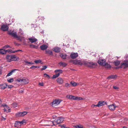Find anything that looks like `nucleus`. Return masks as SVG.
Listing matches in <instances>:
<instances>
[{
	"instance_id": "0eeeda50",
	"label": "nucleus",
	"mask_w": 128,
	"mask_h": 128,
	"mask_svg": "<svg viewBox=\"0 0 128 128\" xmlns=\"http://www.w3.org/2000/svg\"><path fill=\"white\" fill-rule=\"evenodd\" d=\"M78 54L77 53H72L70 55V57L72 59H75L78 56Z\"/></svg>"
},
{
	"instance_id": "0e129e2a",
	"label": "nucleus",
	"mask_w": 128,
	"mask_h": 128,
	"mask_svg": "<svg viewBox=\"0 0 128 128\" xmlns=\"http://www.w3.org/2000/svg\"><path fill=\"white\" fill-rule=\"evenodd\" d=\"M6 108L7 109H9L10 108L8 106H7V105H6Z\"/></svg>"
},
{
	"instance_id": "c85d7f7f",
	"label": "nucleus",
	"mask_w": 128,
	"mask_h": 128,
	"mask_svg": "<svg viewBox=\"0 0 128 128\" xmlns=\"http://www.w3.org/2000/svg\"><path fill=\"white\" fill-rule=\"evenodd\" d=\"M16 38H17V40H19L20 42H21L22 41V39L24 38L22 36H18V37H16Z\"/></svg>"
},
{
	"instance_id": "20e7f679",
	"label": "nucleus",
	"mask_w": 128,
	"mask_h": 128,
	"mask_svg": "<svg viewBox=\"0 0 128 128\" xmlns=\"http://www.w3.org/2000/svg\"><path fill=\"white\" fill-rule=\"evenodd\" d=\"M26 112H18L16 114V115L17 116H23L27 114Z\"/></svg>"
},
{
	"instance_id": "bf43d9fd",
	"label": "nucleus",
	"mask_w": 128,
	"mask_h": 128,
	"mask_svg": "<svg viewBox=\"0 0 128 128\" xmlns=\"http://www.w3.org/2000/svg\"><path fill=\"white\" fill-rule=\"evenodd\" d=\"M2 106L4 107H6V104H2Z\"/></svg>"
},
{
	"instance_id": "4c0bfd02",
	"label": "nucleus",
	"mask_w": 128,
	"mask_h": 128,
	"mask_svg": "<svg viewBox=\"0 0 128 128\" xmlns=\"http://www.w3.org/2000/svg\"><path fill=\"white\" fill-rule=\"evenodd\" d=\"M73 97V96L70 95H67L66 96V97L69 99H70L71 100H72V98Z\"/></svg>"
},
{
	"instance_id": "5fc2aeb1",
	"label": "nucleus",
	"mask_w": 128,
	"mask_h": 128,
	"mask_svg": "<svg viewBox=\"0 0 128 128\" xmlns=\"http://www.w3.org/2000/svg\"><path fill=\"white\" fill-rule=\"evenodd\" d=\"M35 67H36V66H31L30 68V69H32V68H33V69H34L36 68H35Z\"/></svg>"
},
{
	"instance_id": "a18cd8bd",
	"label": "nucleus",
	"mask_w": 128,
	"mask_h": 128,
	"mask_svg": "<svg viewBox=\"0 0 128 128\" xmlns=\"http://www.w3.org/2000/svg\"><path fill=\"white\" fill-rule=\"evenodd\" d=\"M44 76L45 77H47V78H50V76H49L48 75V74H46V73L44 74Z\"/></svg>"
},
{
	"instance_id": "a878e982",
	"label": "nucleus",
	"mask_w": 128,
	"mask_h": 128,
	"mask_svg": "<svg viewBox=\"0 0 128 128\" xmlns=\"http://www.w3.org/2000/svg\"><path fill=\"white\" fill-rule=\"evenodd\" d=\"M104 66H105V68H110L111 67L110 64L106 63H105Z\"/></svg>"
},
{
	"instance_id": "ddd939ff",
	"label": "nucleus",
	"mask_w": 128,
	"mask_h": 128,
	"mask_svg": "<svg viewBox=\"0 0 128 128\" xmlns=\"http://www.w3.org/2000/svg\"><path fill=\"white\" fill-rule=\"evenodd\" d=\"M8 34L14 38L18 37V36L16 35V32H9Z\"/></svg>"
},
{
	"instance_id": "6ab92c4d",
	"label": "nucleus",
	"mask_w": 128,
	"mask_h": 128,
	"mask_svg": "<svg viewBox=\"0 0 128 128\" xmlns=\"http://www.w3.org/2000/svg\"><path fill=\"white\" fill-rule=\"evenodd\" d=\"M73 63L75 64H81L80 61V60H76L73 61Z\"/></svg>"
},
{
	"instance_id": "7ed1b4c3",
	"label": "nucleus",
	"mask_w": 128,
	"mask_h": 128,
	"mask_svg": "<svg viewBox=\"0 0 128 128\" xmlns=\"http://www.w3.org/2000/svg\"><path fill=\"white\" fill-rule=\"evenodd\" d=\"M8 26L5 24L2 25L1 28V30L4 31H7L8 30Z\"/></svg>"
},
{
	"instance_id": "2f4dec72",
	"label": "nucleus",
	"mask_w": 128,
	"mask_h": 128,
	"mask_svg": "<svg viewBox=\"0 0 128 128\" xmlns=\"http://www.w3.org/2000/svg\"><path fill=\"white\" fill-rule=\"evenodd\" d=\"M60 56L63 59H65L66 58L67 55L66 54H62Z\"/></svg>"
},
{
	"instance_id": "c9c22d12",
	"label": "nucleus",
	"mask_w": 128,
	"mask_h": 128,
	"mask_svg": "<svg viewBox=\"0 0 128 128\" xmlns=\"http://www.w3.org/2000/svg\"><path fill=\"white\" fill-rule=\"evenodd\" d=\"M19 35L22 36L23 34V32L22 31V30L21 29H20L19 30Z\"/></svg>"
},
{
	"instance_id": "9d476101",
	"label": "nucleus",
	"mask_w": 128,
	"mask_h": 128,
	"mask_svg": "<svg viewBox=\"0 0 128 128\" xmlns=\"http://www.w3.org/2000/svg\"><path fill=\"white\" fill-rule=\"evenodd\" d=\"M56 81L57 82L60 84H62L63 83V79L61 78H58L57 79Z\"/></svg>"
},
{
	"instance_id": "f3484780",
	"label": "nucleus",
	"mask_w": 128,
	"mask_h": 128,
	"mask_svg": "<svg viewBox=\"0 0 128 128\" xmlns=\"http://www.w3.org/2000/svg\"><path fill=\"white\" fill-rule=\"evenodd\" d=\"M45 52L46 54H48L49 55H52V50L48 49L46 50Z\"/></svg>"
},
{
	"instance_id": "dca6fc26",
	"label": "nucleus",
	"mask_w": 128,
	"mask_h": 128,
	"mask_svg": "<svg viewBox=\"0 0 128 128\" xmlns=\"http://www.w3.org/2000/svg\"><path fill=\"white\" fill-rule=\"evenodd\" d=\"M7 84H1L0 88L2 90H4L7 87Z\"/></svg>"
},
{
	"instance_id": "9b49d317",
	"label": "nucleus",
	"mask_w": 128,
	"mask_h": 128,
	"mask_svg": "<svg viewBox=\"0 0 128 128\" xmlns=\"http://www.w3.org/2000/svg\"><path fill=\"white\" fill-rule=\"evenodd\" d=\"M53 50L56 52H60V48L58 47H55L53 49Z\"/></svg>"
},
{
	"instance_id": "603ef678",
	"label": "nucleus",
	"mask_w": 128,
	"mask_h": 128,
	"mask_svg": "<svg viewBox=\"0 0 128 128\" xmlns=\"http://www.w3.org/2000/svg\"><path fill=\"white\" fill-rule=\"evenodd\" d=\"M65 86H70V85L68 83H66L65 84Z\"/></svg>"
},
{
	"instance_id": "cd10ccee",
	"label": "nucleus",
	"mask_w": 128,
	"mask_h": 128,
	"mask_svg": "<svg viewBox=\"0 0 128 128\" xmlns=\"http://www.w3.org/2000/svg\"><path fill=\"white\" fill-rule=\"evenodd\" d=\"M34 62L36 64H38L40 63L41 64H43V62H42V60L40 59L35 60L34 61Z\"/></svg>"
},
{
	"instance_id": "bb28decb",
	"label": "nucleus",
	"mask_w": 128,
	"mask_h": 128,
	"mask_svg": "<svg viewBox=\"0 0 128 128\" xmlns=\"http://www.w3.org/2000/svg\"><path fill=\"white\" fill-rule=\"evenodd\" d=\"M6 53V50L3 49H0V53L2 54H4Z\"/></svg>"
},
{
	"instance_id": "774afa93",
	"label": "nucleus",
	"mask_w": 128,
	"mask_h": 128,
	"mask_svg": "<svg viewBox=\"0 0 128 128\" xmlns=\"http://www.w3.org/2000/svg\"><path fill=\"white\" fill-rule=\"evenodd\" d=\"M40 68V67L39 66H36V67H35V68Z\"/></svg>"
},
{
	"instance_id": "4be33fe9",
	"label": "nucleus",
	"mask_w": 128,
	"mask_h": 128,
	"mask_svg": "<svg viewBox=\"0 0 128 128\" xmlns=\"http://www.w3.org/2000/svg\"><path fill=\"white\" fill-rule=\"evenodd\" d=\"M23 82L25 84H27L29 82L28 79L26 78H23Z\"/></svg>"
},
{
	"instance_id": "a211bd4d",
	"label": "nucleus",
	"mask_w": 128,
	"mask_h": 128,
	"mask_svg": "<svg viewBox=\"0 0 128 128\" xmlns=\"http://www.w3.org/2000/svg\"><path fill=\"white\" fill-rule=\"evenodd\" d=\"M12 55H8L6 56V58L7 61L8 62H10L12 61Z\"/></svg>"
},
{
	"instance_id": "e433bc0d",
	"label": "nucleus",
	"mask_w": 128,
	"mask_h": 128,
	"mask_svg": "<svg viewBox=\"0 0 128 128\" xmlns=\"http://www.w3.org/2000/svg\"><path fill=\"white\" fill-rule=\"evenodd\" d=\"M7 81L11 83L14 81V79L13 78H11L10 79H8Z\"/></svg>"
},
{
	"instance_id": "09e8293b",
	"label": "nucleus",
	"mask_w": 128,
	"mask_h": 128,
	"mask_svg": "<svg viewBox=\"0 0 128 128\" xmlns=\"http://www.w3.org/2000/svg\"><path fill=\"white\" fill-rule=\"evenodd\" d=\"M6 53L7 52H13V51L12 50H6Z\"/></svg>"
},
{
	"instance_id": "4d7b16f0",
	"label": "nucleus",
	"mask_w": 128,
	"mask_h": 128,
	"mask_svg": "<svg viewBox=\"0 0 128 128\" xmlns=\"http://www.w3.org/2000/svg\"><path fill=\"white\" fill-rule=\"evenodd\" d=\"M39 85L41 86H44V84L43 82H40L39 83Z\"/></svg>"
},
{
	"instance_id": "e2e57ef3",
	"label": "nucleus",
	"mask_w": 128,
	"mask_h": 128,
	"mask_svg": "<svg viewBox=\"0 0 128 128\" xmlns=\"http://www.w3.org/2000/svg\"><path fill=\"white\" fill-rule=\"evenodd\" d=\"M94 106H98V107H100L99 104H98H98H96V105H94Z\"/></svg>"
},
{
	"instance_id": "393cba45",
	"label": "nucleus",
	"mask_w": 128,
	"mask_h": 128,
	"mask_svg": "<svg viewBox=\"0 0 128 128\" xmlns=\"http://www.w3.org/2000/svg\"><path fill=\"white\" fill-rule=\"evenodd\" d=\"M51 122H52L53 124V125L56 126L59 124V123H58V122L57 119H56L54 121H52Z\"/></svg>"
},
{
	"instance_id": "473e14b6",
	"label": "nucleus",
	"mask_w": 128,
	"mask_h": 128,
	"mask_svg": "<svg viewBox=\"0 0 128 128\" xmlns=\"http://www.w3.org/2000/svg\"><path fill=\"white\" fill-rule=\"evenodd\" d=\"M30 46L31 48H35L37 49L38 48V46L32 44H31L30 45Z\"/></svg>"
},
{
	"instance_id": "f8f14e48",
	"label": "nucleus",
	"mask_w": 128,
	"mask_h": 128,
	"mask_svg": "<svg viewBox=\"0 0 128 128\" xmlns=\"http://www.w3.org/2000/svg\"><path fill=\"white\" fill-rule=\"evenodd\" d=\"M28 40L32 43H33L36 42L37 41V39L34 38H28Z\"/></svg>"
},
{
	"instance_id": "f704fd0d",
	"label": "nucleus",
	"mask_w": 128,
	"mask_h": 128,
	"mask_svg": "<svg viewBox=\"0 0 128 128\" xmlns=\"http://www.w3.org/2000/svg\"><path fill=\"white\" fill-rule=\"evenodd\" d=\"M120 63V62L118 61H117L114 62V64L116 66H118L119 65Z\"/></svg>"
},
{
	"instance_id": "7c9ffc66",
	"label": "nucleus",
	"mask_w": 128,
	"mask_h": 128,
	"mask_svg": "<svg viewBox=\"0 0 128 128\" xmlns=\"http://www.w3.org/2000/svg\"><path fill=\"white\" fill-rule=\"evenodd\" d=\"M59 64L61 66H62L64 67H65L67 65V64H66L62 62H60L59 63Z\"/></svg>"
},
{
	"instance_id": "79ce46f5",
	"label": "nucleus",
	"mask_w": 128,
	"mask_h": 128,
	"mask_svg": "<svg viewBox=\"0 0 128 128\" xmlns=\"http://www.w3.org/2000/svg\"><path fill=\"white\" fill-rule=\"evenodd\" d=\"M21 125L22 124H24V123H25L26 122L25 120H23L22 121H20Z\"/></svg>"
},
{
	"instance_id": "4468645a",
	"label": "nucleus",
	"mask_w": 128,
	"mask_h": 128,
	"mask_svg": "<svg viewBox=\"0 0 128 128\" xmlns=\"http://www.w3.org/2000/svg\"><path fill=\"white\" fill-rule=\"evenodd\" d=\"M64 118L63 117H58L57 119L58 122V123L59 124L62 123L64 121Z\"/></svg>"
},
{
	"instance_id": "72a5a7b5",
	"label": "nucleus",
	"mask_w": 128,
	"mask_h": 128,
	"mask_svg": "<svg viewBox=\"0 0 128 128\" xmlns=\"http://www.w3.org/2000/svg\"><path fill=\"white\" fill-rule=\"evenodd\" d=\"M71 84L74 86H76L77 85V84L74 81H72L70 82Z\"/></svg>"
},
{
	"instance_id": "412c9836",
	"label": "nucleus",
	"mask_w": 128,
	"mask_h": 128,
	"mask_svg": "<svg viewBox=\"0 0 128 128\" xmlns=\"http://www.w3.org/2000/svg\"><path fill=\"white\" fill-rule=\"evenodd\" d=\"M17 70L16 69H14L11 70L10 72H9L7 75V76H9L12 74V73L14 72L16 70Z\"/></svg>"
},
{
	"instance_id": "58836bf2",
	"label": "nucleus",
	"mask_w": 128,
	"mask_h": 128,
	"mask_svg": "<svg viewBox=\"0 0 128 128\" xmlns=\"http://www.w3.org/2000/svg\"><path fill=\"white\" fill-rule=\"evenodd\" d=\"M74 127L76 128H83L82 126L81 125H77L75 126Z\"/></svg>"
},
{
	"instance_id": "de8ad7c7",
	"label": "nucleus",
	"mask_w": 128,
	"mask_h": 128,
	"mask_svg": "<svg viewBox=\"0 0 128 128\" xmlns=\"http://www.w3.org/2000/svg\"><path fill=\"white\" fill-rule=\"evenodd\" d=\"M19 51H22L21 50H15L14 51H13V52H11L12 53H15V52H18Z\"/></svg>"
},
{
	"instance_id": "49530a36",
	"label": "nucleus",
	"mask_w": 128,
	"mask_h": 128,
	"mask_svg": "<svg viewBox=\"0 0 128 128\" xmlns=\"http://www.w3.org/2000/svg\"><path fill=\"white\" fill-rule=\"evenodd\" d=\"M23 78H18L17 80L18 81V82H23Z\"/></svg>"
},
{
	"instance_id": "2eb2a0df",
	"label": "nucleus",
	"mask_w": 128,
	"mask_h": 128,
	"mask_svg": "<svg viewBox=\"0 0 128 128\" xmlns=\"http://www.w3.org/2000/svg\"><path fill=\"white\" fill-rule=\"evenodd\" d=\"M83 100V98H82L73 96L72 100Z\"/></svg>"
},
{
	"instance_id": "c03bdc74",
	"label": "nucleus",
	"mask_w": 128,
	"mask_h": 128,
	"mask_svg": "<svg viewBox=\"0 0 128 128\" xmlns=\"http://www.w3.org/2000/svg\"><path fill=\"white\" fill-rule=\"evenodd\" d=\"M47 68V66H42V68L41 69V70H45Z\"/></svg>"
},
{
	"instance_id": "37998d69",
	"label": "nucleus",
	"mask_w": 128,
	"mask_h": 128,
	"mask_svg": "<svg viewBox=\"0 0 128 128\" xmlns=\"http://www.w3.org/2000/svg\"><path fill=\"white\" fill-rule=\"evenodd\" d=\"M25 62L28 64H34V63L32 62H28V61H26Z\"/></svg>"
},
{
	"instance_id": "aec40b11",
	"label": "nucleus",
	"mask_w": 128,
	"mask_h": 128,
	"mask_svg": "<svg viewBox=\"0 0 128 128\" xmlns=\"http://www.w3.org/2000/svg\"><path fill=\"white\" fill-rule=\"evenodd\" d=\"M21 125L20 121H16L15 122L14 126L15 127L18 128Z\"/></svg>"
},
{
	"instance_id": "39448f33",
	"label": "nucleus",
	"mask_w": 128,
	"mask_h": 128,
	"mask_svg": "<svg viewBox=\"0 0 128 128\" xmlns=\"http://www.w3.org/2000/svg\"><path fill=\"white\" fill-rule=\"evenodd\" d=\"M106 60L104 59H100L98 61V62L100 65L104 66L105 64Z\"/></svg>"
},
{
	"instance_id": "680f3d73",
	"label": "nucleus",
	"mask_w": 128,
	"mask_h": 128,
	"mask_svg": "<svg viewBox=\"0 0 128 128\" xmlns=\"http://www.w3.org/2000/svg\"><path fill=\"white\" fill-rule=\"evenodd\" d=\"M10 112V109H9L8 110V111L7 110V111H6V112H7V113L9 112Z\"/></svg>"
},
{
	"instance_id": "f257e3e1",
	"label": "nucleus",
	"mask_w": 128,
	"mask_h": 128,
	"mask_svg": "<svg viewBox=\"0 0 128 128\" xmlns=\"http://www.w3.org/2000/svg\"><path fill=\"white\" fill-rule=\"evenodd\" d=\"M124 68L128 67V60H124V62L121 63L120 66V68Z\"/></svg>"
},
{
	"instance_id": "338daca9",
	"label": "nucleus",
	"mask_w": 128,
	"mask_h": 128,
	"mask_svg": "<svg viewBox=\"0 0 128 128\" xmlns=\"http://www.w3.org/2000/svg\"><path fill=\"white\" fill-rule=\"evenodd\" d=\"M95 106L94 104H92L91 106V107L93 108H94Z\"/></svg>"
},
{
	"instance_id": "f03ea898",
	"label": "nucleus",
	"mask_w": 128,
	"mask_h": 128,
	"mask_svg": "<svg viewBox=\"0 0 128 128\" xmlns=\"http://www.w3.org/2000/svg\"><path fill=\"white\" fill-rule=\"evenodd\" d=\"M84 64L89 67H93L94 66L96 65V64L93 62H84Z\"/></svg>"
},
{
	"instance_id": "69168bd1",
	"label": "nucleus",
	"mask_w": 128,
	"mask_h": 128,
	"mask_svg": "<svg viewBox=\"0 0 128 128\" xmlns=\"http://www.w3.org/2000/svg\"><path fill=\"white\" fill-rule=\"evenodd\" d=\"M3 110L4 112H6V111H7V110L5 108Z\"/></svg>"
},
{
	"instance_id": "a19ab883",
	"label": "nucleus",
	"mask_w": 128,
	"mask_h": 128,
	"mask_svg": "<svg viewBox=\"0 0 128 128\" xmlns=\"http://www.w3.org/2000/svg\"><path fill=\"white\" fill-rule=\"evenodd\" d=\"M58 72H59V73H60H60H61L62 72V70H56L54 71V72L56 73Z\"/></svg>"
},
{
	"instance_id": "5701e85b",
	"label": "nucleus",
	"mask_w": 128,
	"mask_h": 128,
	"mask_svg": "<svg viewBox=\"0 0 128 128\" xmlns=\"http://www.w3.org/2000/svg\"><path fill=\"white\" fill-rule=\"evenodd\" d=\"M117 76L116 75H111L108 77L109 79H114L116 78Z\"/></svg>"
},
{
	"instance_id": "8fccbe9b",
	"label": "nucleus",
	"mask_w": 128,
	"mask_h": 128,
	"mask_svg": "<svg viewBox=\"0 0 128 128\" xmlns=\"http://www.w3.org/2000/svg\"><path fill=\"white\" fill-rule=\"evenodd\" d=\"M60 126L62 128H69L68 127H66V126L64 124L61 126Z\"/></svg>"
},
{
	"instance_id": "6e6d98bb",
	"label": "nucleus",
	"mask_w": 128,
	"mask_h": 128,
	"mask_svg": "<svg viewBox=\"0 0 128 128\" xmlns=\"http://www.w3.org/2000/svg\"><path fill=\"white\" fill-rule=\"evenodd\" d=\"M55 76L56 78L58 77L60 75V73H58L56 74L55 75Z\"/></svg>"
},
{
	"instance_id": "13d9d810",
	"label": "nucleus",
	"mask_w": 128,
	"mask_h": 128,
	"mask_svg": "<svg viewBox=\"0 0 128 128\" xmlns=\"http://www.w3.org/2000/svg\"><path fill=\"white\" fill-rule=\"evenodd\" d=\"M2 68L0 67V74H2Z\"/></svg>"
},
{
	"instance_id": "423d86ee",
	"label": "nucleus",
	"mask_w": 128,
	"mask_h": 128,
	"mask_svg": "<svg viewBox=\"0 0 128 128\" xmlns=\"http://www.w3.org/2000/svg\"><path fill=\"white\" fill-rule=\"evenodd\" d=\"M108 108L110 110H114L115 109L116 106L115 104L110 105L108 106Z\"/></svg>"
},
{
	"instance_id": "1a4fd4ad",
	"label": "nucleus",
	"mask_w": 128,
	"mask_h": 128,
	"mask_svg": "<svg viewBox=\"0 0 128 128\" xmlns=\"http://www.w3.org/2000/svg\"><path fill=\"white\" fill-rule=\"evenodd\" d=\"M40 47L41 50H44L47 48L48 46L45 44H44L41 46Z\"/></svg>"
},
{
	"instance_id": "864d4df0",
	"label": "nucleus",
	"mask_w": 128,
	"mask_h": 128,
	"mask_svg": "<svg viewBox=\"0 0 128 128\" xmlns=\"http://www.w3.org/2000/svg\"><path fill=\"white\" fill-rule=\"evenodd\" d=\"M7 86V87L8 88H12L13 87V86L12 85H8Z\"/></svg>"
},
{
	"instance_id": "052dcab7",
	"label": "nucleus",
	"mask_w": 128,
	"mask_h": 128,
	"mask_svg": "<svg viewBox=\"0 0 128 128\" xmlns=\"http://www.w3.org/2000/svg\"><path fill=\"white\" fill-rule=\"evenodd\" d=\"M56 78V76H55V75H54L52 77V78Z\"/></svg>"
},
{
	"instance_id": "c756f323",
	"label": "nucleus",
	"mask_w": 128,
	"mask_h": 128,
	"mask_svg": "<svg viewBox=\"0 0 128 128\" xmlns=\"http://www.w3.org/2000/svg\"><path fill=\"white\" fill-rule=\"evenodd\" d=\"M98 103L100 107L104 105L105 102L104 101H100L98 102Z\"/></svg>"
},
{
	"instance_id": "3c124183",
	"label": "nucleus",
	"mask_w": 128,
	"mask_h": 128,
	"mask_svg": "<svg viewBox=\"0 0 128 128\" xmlns=\"http://www.w3.org/2000/svg\"><path fill=\"white\" fill-rule=\"evenodd\" d=\"M113 87L115 89H118V87L116 86H113Z\"/></svg>"
},
{
	"instance_id": "ea45409f",
	"label": "nucleus",
	"mask_w": 128,
	"mask_h": 128,
	"mask_svg": "<svg viewBox=\"0 0 128 128\" xmlns=\"http://www.w3.org/2000/svg\"><path fill=\"white\" fill-rule=\"evenodd\" d=\"M3 48H12L9 45H8L4 46Z\"/></svg>"
},
{
	"instance_id": "6e6552de",
	"label": "nucleus",
	"mask_w": 128,
	"mask_h": 128,
	"mask_svg": "<svg viewBox=\"0 0 128 128\" xmlns=\"http://www.w3.org/2000/svg\"><path fill=\"white\" fill-rule=\"evenodd\" d=\"M60 102L59 100H54L52 102V106L55 105L56 106L58 105L60 103Z\"/></svg>"
},
{
	"instance_id": "b1692460",
	"label": "nucleus",
	"mask_w": 128,
	"mask_h": 128,
	"mask_svg": "<svg viewBox=\"0 0 128 128\" xmlns=\"http://www.w3.org/2000/svg\"><path fill=\"white\" fill-rule=\"evenodd\" d=\"M18 58L14 55H12V61H16Z\"/></svg>"
}]
</instances>
